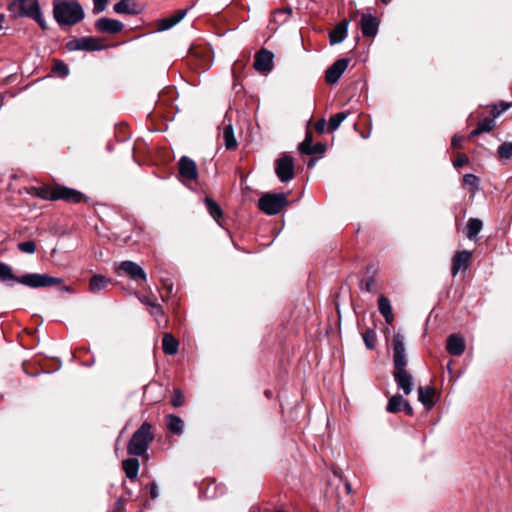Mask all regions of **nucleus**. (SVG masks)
I'll return each instance as SVG.
<instances>
[{
	"instance_id": "nucleus-21",
	"label": "nucleus",
	"mask_w": 512,
	"mask_h": 512,
	"mask_svg": "<svg viewBox=\"0 0 512 512\" xmlns=\"http://www.w3.org/2000/svg\"><path fill=\"white\" fill-rule=\"evenodd\" d=\"M348 21L343 20L339 22L329 33V40L331 45L339 44L344 41L347 36Z\"/></svg>"
},
{
	"instance_id": "nucleus-46",
	"label": "nucleus",
	"mask_w": 512,
	"mask_h": 512,
	"mask_svg": "<svg viewBox=\"0 0 512 512\" xmlns=\"http://www.w3.org/2000/svg\"><path fill=\"white\" fill-rule=\"evenodd\" d=\"M468 161H469V159L465 154H459L453 164L455 167H462L465 164H467Z\"/></svg>"
},
{
	"instance_id": "nucleus-63",
	"label": "nucleus",
	"mask_w": 512,
	"mask_h": 512,
	"mask_svg": "<svg viewBox=\"0 0 512 512\" xmlns=\"http://www.w3.org/2000/svg\"><path fill=\"white\" fill-rule=\"evenodd\" d=\"M346 488L348 489V491H350V490H351V487H350V485H349V484H346Z\"/></svg>"
},
{
	"instance_id": "nucleus-53",
	"label": "nucleus",
	"mask_w": 512,
	"mask_h": 512,
	"mask_svg": "<svg viewBox=\"0 0 512 512\" xmlns=\"http://www.w3.org/2000/svg\"><path fill=\"white\" fill-rule=\"evenodd\" d=\"M210 65H211L210 56H209V52L207 51L205 63L201 64V67L203 68V70H207V69H209Z\"/></svg>"
},
{
	"instance_id": "nucleus-50",
	"label": "nucleus",
	"mask_w": 512,
	"mask_h": 512,
	"mask_svg": "<svg viewBox=\"0 0 512 512\" xmlns=\"http://www.w3.org/2000/svg\"><path fill=\"white\" fill-rule=\"evenodd\" d=\"M325 126H326V121L325 119H320L316 122L315 124V130L318 132V133H323L324 130H325Z\"/></svg>"
},
{
	"instance_id": "nucleus-25",
	"label": "nucleus",
	"mask_w": 512,
	"mask_h": 512,
	"mask_svg": "<svg viewBox=\"0 0 512 512\" xmlns=\"http://www.w3.org/2000/svg\"><path fill=\"white\" fill-rule=\"evenodd\" d=\"M378 309L385 321L388 324H391L394 320V315L392 312L391 302L386 296L380 295L378 298Z\"/></svg>"
},
{
	"instance_id": "nucleus-56",
	"label": "nucleus",
	"mask_w": 512,
	"mask_h": 512,
	"mask_svg": "<svg viewBox=\"0 0 512 512\" xmlns=\"http://www.w3.org/2000/svg\"><path fill=\"white\" fill-rule=\"evenodd\" d=\"M123 509V503H122V500L119 499L117 502H116V505H115V510L117 512H121Z\"/></svg>"
},
{
	"instance_id": "nucleus-54",
	"label": "nucleus",
	"mask_w": 512,
	"mask_h": 512,
	"mask_svg": "<svg viewBox=\"0 0 512 512\" xmlns=\"http://www.w3.org/2000/svg\"><path fill=\"white\" fill-rule=\"evenodd\" d=\"M141 302L145 305H147L149 308L151 307V304H154L155 302L151 301L149 297H143L141 299Z\"/></svg>"
},
{
	"instance_id": "nucleus-22",
	"label": "nucleus",
	"mask_w": 512,
	"mask_h": 512,
	"mask_svg": "<svg viewBox=\"0 0 512 512\" xmlns=\"http://www.w3.org/2000/svg\"><path fill=\"white\" fill-rule=\"evenodd\" d=\"M165 424L168 431L172 434L180 436L184 431L183 420L174 414H169L165 417Z\"/></svg>"
},
{
	"instance_id": "nucleus-2",
	"label": "nucleus",
	"mask_w": 512,
	"mask_h": 512,
	"mask_svg": "<svg viewBox=\"0 0 512 512\" xmlns=\"http://www.w3.org/2000/svg\"><path fill=\"white\" fill-rule=\"evenodd\" d=\"M35 194L44 200H64L69 203H80L85 198L78 190L58 185L35 188Z\"/></svg>"
},
{
	"instance_id": "nucleus-36",
	"label": "nucleus",
	"mask_w": 512,
	"mask_h": 512,
	"mask_svg": "<svg viewBox=\"0 0 512 512\" xmlns=\"http://www.w3.org/2000/svg\"><path fill=\"white\" fill-rule=\"evenodd\" d=\"M495 126V120L493 118H484L478 122V129L481 133L490 132Z\"/></svg>"
},
{
	"instance_id": "nucleus-15",
	"label": "nucleus",
	"mask_w": 512,
	"mask_h": 512,
	"mask_svg": "<svg viewBox=\"0 0 512 512\" xmlns=\"http://www.w3.org/2000/svg\"><path fill=\"white\" fill-rule=\"evenodd\" d=\"M273 53L266 50L261 49L255 55L254 60V68L258 72H269L273 68Z\"/></svg>"
},
{
	"instance_id": "nucleus-37",
	"label": "nucleus",
	"mask_w": 512,
	"mask_h": 512,
	"mask_svg": "<svg viewBox=\"0 0 512 512\" xmlns=\"http://www.w3.org/2000/svg\"><path fill=\"white\" fill-rule=\"evenodd\" d=\"M17 248L22 253L33 254L36 251V244L34 241H24L17 244Z\"/></svg>"
},
{
	"instance_id": "nucleus-44",
	"label": "nucleus",
	"mask_w": 512,
	"mask_h": 512,
	"mask_svg": "<svg viewBox=\"0 0 512 512\" xmlns=\"http://www.w3.org/2000/svg\"><path fill=\"white\" fill-rule=\"evenodd\" d=\"M108 4V0H93V11L94 13H100L103 12Z\"/></svg>"
},
{
	"instance_id": "nucleus-11",
	"label": "nucleus",
	"mask_w": 512,
	"mask_h": 512,
	"mask_svg": "<svg viewBox=\"0 0 512 512\" xmlns=\"http://www.w3.org/2000/svg\"><path fill=\"white\" fill-rule=\"evenodd\" d=\"M190 7H186L184 9L176 11L171 16L159 19L156 21V31L163 32L173 28L180 21L184 19V17L188 14Z\"/></svg>"
},
{
	"instance_id": "nucleus-24",
	"label": "nucleus",
	"mask_w": 512,
	"mask_h": 512,
	"mask_svg": "<svg viewBox=\"0 0 512 512\" xmlns=\"http://www.w3.org/2000/svg\"><path fill=\"white\" fill-rule=\"evenodd\" d=\"M125 475L130 480H136L139 473L140 463L137 458H128L122 462Z\"/></svg>"
},
{
	"instance_id": "nucleus-60",
	"label": "nucleus",
	"mask_w": 512,
	"mask_h": 512,
	"mask_svg": "<svg viewBox=\"0 0 512 512\" xmlns=\"http://www.w3.org/2000/svg\"><path fill=\"white\" fill-rule=\"evenodd\" d=\"M63 290L66 292H71V288L69 286H64Z\"/></svg>"
},
{
	"instance_id": "nucleus-61",
	"label": "nucleus",
	"mask_w": 512,
	"mask_h": 512,
	"mask_svg": "<svg viewBox=\"0 0 512 512\" xmlns=\"http://www.w3.org/2000/svg\"><path fill=\"white\" fill-rule=\"evenodd\" d=\"M447 369L449 372H451V364L450 363L447 364Z\"/></svg>"
},
{
	"instance_id": "nucleus-59",
	"label": "nucleus",
	"mask_w": 512,
	"mask_h": 512,
	"mask_svg": "<svg viewBox=\"0 0 512 512\" xmlns=\"http://www.w3.org/2000/svg\"><path fill=\"white\" fill-rule=\"evenodd\" d=\"M193 177H194V181H196L197 179V170H196V165L194 164V174H193Z\"/></svg>"
},
{
	"instance_id": "nucleus-3",
	"label": "nucleus",
	"mask_w": 512,
	"mask_h": 512,
	"mask_svg": "<svg viewBox=\"0 0 512 512\" xmlns=\"http://www.w3.org/2000/svg\"><path fill=\"white\" fill-rule=\"evenodd\" d=\"M151 428V424H149L148 422H144L133 433L127 445V451L130 455L142 456L147 452L149 444L154 439V436L151 432Z\"/></svg>"
},
{
	"instance_id": "nucleus-23",
	"label": "nucleus",
	"mask_w": 512,
	"mask_h": 512,
	"mask_svg": "<svg viewBox=\"0 0 512 512\" xmlns=\"http://www.w3.org/2000/svg\"><path fill=\"white\" fill-rule=\"evenodd\" d=\"M435 390L430 386L418 388V400L425 406L426 409H431L434 402Z\"/></svg>"
},
{
	"instance_id": "nucleus-4",
	"label": "nucleus",
	"mask_w": 512,
	"mask_h": 512,
	"mask_svg": "<svg viewBox=\"0 0 512 512\" xmlns=\"http://www.w3.org/2000/svg\"><path fill=\"white\" fill-rule=\"evenodd\" d=\"M286 204L284 193H266L258 200L259 209L267 215L278 214Z\"/></svg>"
},
{
	"instance_id": "nucleus-57",
	"label": "nucleus",
	"mask_w": 512,
	"mask_h": 512,
	"mask_svg": "<svg viewBox=\"0 0 512 512\" xmlns=\"http://www.w3.org/2000/svg\"><path fill=\"white\" fill-rule=\"evenodd\" d=\"M4 19H5L4 15L0 14V29H2V27H3Z\"/></svg>"
},
{
	"instance_id": "nucleus-62",
	"label": "nucleus",
	"mask_w": 512,
	"mask_h": 512,
	"mask_svg": "<svg viewBox=\"0 0 512 512\" xmlns=\"http://www.w3.org/2000/svg\"><path fill=\"white\" fill-rule=\"evenodd\" d=\"M384 4H388L391 0H381Z\"/></svg>"
},
{
	"instance_id": "nucleus-45",
	"label": "nucleus",
	"mask_w": 512,
	"mask_h": 512,
	"mask_svg": "<svg viewBox=\"0 0 512 512\" xmlns=\"http://www.w3.org/2000/svg\"><path fill=\"white\" fill-rule=\"evenodd\" d=\"M31 19L35 20L43 30L47 29V24L42 16L41 9Z\"/></svg>"
},
{
	"instance_id": "nucleus-10",
	"label": "nucleus",
	"mask_w": 512,
	"mask_h": 512,
	"mask_svg": "<svg viewBox=\"0 0 512 512\" xmlns=\"http://www.w3.org/2000/svg\"><path fill=\"white\" fill-rule=\"evenodd\" d=\"M177 179L187 188H192V159L182 156L178 162Z\"/></svg>"
},
{
	"instance_id": "nucleus-1",
	"label": "nucleus",
	"mask_w": 512,
	"mask_h": 512,
	"mask_svg": "<svg viewBox=\"0 0 512 512\" xmlns=\"http://www.w3.org/2000/svg\"><path fill=\"white\" fill-rule=\"evenodd\" d=\"M53 16L60 26H73L85 17V12L78 1L54 0Z\"/></svg>"
},
{
	"instance_id": "nucleus-48",
	"label": "nucleus",
	"mask_w": 512,
	"mask_h": 512,
	"mask_svg": "<svg viewBox=\"0 0 512 512\" xmlns=\"http://www.w3.org/2000/svg\"><path fill=\"white\" fill-rule=\"evenodd\" d=\"M464 141V137L461 135H454L451 140V146L453 148H460L462 145V142Z\"/></svg>"
},
{
	"instance_id": "nucleus-27",
	"label": "nucleus",
	"mask_w": 512,
	"mask_h": 512,
	"mask_svg": "<svg viewBox=\"0 0 512 512\" xmlns=\"http://www.w3.org/2000/svg\"><path fill=\"white\" fill-rule=\"evenodd\" d=\"M179 343L170 333H165L162 338V349L167 355H174L178 351Z\"/></svg>"
},
{
	"instance_id": "nucleus-5",
	"label": "nucleus",
	"mask_w": 512,
	"mask_h": 512,
	"mask_svg": "<svg viewBox=\"0 0 512 512\" xmlns=\"http://www.w3.org/2000/svg\"><path fill=\"white\" fill-rule=\"evenodd\" d=\"M62 281L61 278L39 273H27L19 277L20 284L34 289L55 286Z\"/></svg>"
},
{
	"instance_id": "nucleus-8",
	"label": "nucleus",
	"mask_w": 512,
	"mask_h": 512,
	"mask_svg": "<svg viewBox=\"0 0 512 512\" xmlns=\"http://www.w3.org/2000/svg\"><path fill=\"white\" fill-rule=\"evenodd\" d=\"M275 173L281 182H288L294 178V161L289 155L283 154L275 162Z\"/></svg>"
},
{
	"instance_id": "nucleus-35",
	"label": "nucleus",
	"mask_w": 512,
	"mask_h": 512,
	"mask_svg": "<svg viewBox=\"0 0 512 512\" xmlns=\"http://www.w3.org/2000/svg\"><path fill=\"white\" fill-rule=\"evenodd\" d=\"M312 147H313V144H312L311 134L309 132H307L306 138L299 145V150L303 154L312 155L313 154Z\"/></svg>"
},
{
	"instance_id": "nucleus-12",
	"label": "nucleus",
	"mask_w": 512,
	"mask_h": 512,
	"mask_svg": "<svg viewBox=\"0 0 512 512\" xmlns=\"http://www.w3.org/2000/svg\"><path fill=\"white\" fill-rule=\"evenodd\" d=\"M127 274L132 280L141 279L146 281L147 275L140 265L133 261H122L118 266V274Z\"/></svg>"
},
{
	"instance_id": "nucleus-38",
	"label": "nucleus",
	"mask_w": 512,
	"mask_h": 512,
	"mask_svg": "<svg viewBox=\"0 0 512 512\" xmlns=\"http://www.w3.org/2000/svg\"><path fill=\"white\" fill-rule=\"evenodd\" d=\"M149 313L155 318V320L160 324L162 320H164V312L160 304L154 303L151 304L149 308Z\"/></svg>"
},
{
	"instance_id": "nucleus-43",
	"label": "nucleus",
	"mask_w": 512,
	"mask_h": 512,
	"mask_svg": "<svg viewBox=\"0 0 512 512\" xmlns=\"http://www.w3.org/2000/svg\"><path fill=\"white\" fill-rule=\"evenodd\" d=\"M171 403L174 407H180L184 403V395L179 389H174Z\"/></svg>"
},
{
	"instance_id": "nucleus-19",
	"label": "nucleus",
	"mask_w": 512,
	"mask_h": 512,
	"mask_svg": "<svg viewBox=\"0 0 512 512\" xmlns=\"http://www.w3.org/2000/svg\"><path fill=\"white\" fill-rule=\"evenodd\" d=\"M113 9L117 14L137 15L141 12V7L136 0H120Z\"/></svg>"
},
{
	"instance_id": "nucleus-34",
	"label": "nucleus",
	"mask_w": 512,
	"mask_h": 512,
	"mask_svg": "<svg viewBox=\"0 0 512 512\" xmlns=\"http://www.w3.org/2000/svg\"><path fill=\"white\" fill-rule=\"evenodd\" d=\"M362 338H363V341L368 349H370V350L374 349L375 344H376V333L374 330H372V329L366 330L362 334Z\"/></svg>"
},
{
	"instance_id": "nucleus-29",
	"label": "nucleus",
	"mask_w": 512,
	"mask_h": 512,
	"mask_svg": "<svg viewBox=\"0 0 512 512\" xmlns=\"http://www.w3.org/2000/svg\"><path fill=\"white\" fill-rule=\"evenodd\" d=\"M483 223L478 218H470L466 225V235L469 239H474L481 231Z\"/></svg>"
},
{
	"instance_id": "nucleus-33",
	"label": "nucleus",
	"mask_w": 512,
	"mask_h": 512,
	"mask_svg": "<svg viewBox=\"0 0 512 512\" xmlns=\"http://www.w3.org/2000/svg\"><path fill=\"white\" fill-rule=\"evenodd\" d=\"M347 116L348 114L346 112H339L331 116L328 122L327 130L329 132L336 131L341 123L347 118Z\"/></svg>"
},
{
	"instance_id": "nucleus-55",
	"label": "nucleus",
	"mask_w": 512,
	"mask_h": 512,
	"mask_svg": "<svg viewBox=\"0 0 512 512\" xmlns=\"http://www.w3.org/2000/svg\"><path fill=\"white\" fill-rule=\"evenodd\" d=\"M482 134L481 131L476 127L474 130H472L469 134V138L476 137L478 135Z\"/></svg>"
},
{
	"instance_id": "nucleus-20",
	"label": "nucleus",
	"mask_w": 512,
	"mask_h": 512,
	"mask_svg": "<svg viewBox=\"0 0 512 512\" xmlns=\"http://www.w3.org/2000/svg\"><path fill=\"white\" fill-rule=\"evenodd\" d=\"M446 349L453 356H460L465 350L464 339L456 334H452L447 339Z\"/></svg>"
},
{
	"instance_id": "nucleus-42",
	"label": "nucleus",
	"mask_w": 512,
	"mask_h": 512,
	"mask_svg": "<svg viewBox=\"0 0 512 512\" xmlns=\"http://www.w3.org/2000/svg\"><path fill=\"white\" fill-rule=\"evenodd\" d=\"M360 287L362 290L367 292H372L375 289V280L373 277H368L365 279H362L360 282Z\"/></svg>"
},
{
	"instance_id": "nucleus-28",
	"label": "nucleus",
	"mask_w": 512,
	"mask_h": 512,
	"mask_svg": "<svg viewBox=\"0 0 512 512\" xmlns=\"http://www.w3.org/2000/svg\"><path fill=\"white\" fill-rule=\"evenodd\" d=\"M109 283L110 280L104 277L103 275H94L90 279L89 289L91 292L97 293L100 292L101 290H104Z\"/></svg>"
},
{
	"instance_id": "nucleus-31",
	"label": "nucleus",
	"mask_w": 512,
	"mask_h": 512,
	"mask_svg": "<svg viewBox=\"0 0 512 512\" xmlns=\"http://www.w3.org/2000/svg\"><path fill=\"white\" fill-rule=\"evenodd\" d=\"M0 281L4 283L15 282L19 283V277L15 276L11 267L6 263H0Z\"/></svg>"
},
{
	"instance_id": "nucleus-17",
	"label": "nucleus",
	"mask_w": 512,
	"mask_h": 512,
	"mask_svg": "<svg viewBox=\"0 0 512 512\" xmlns=\"http://www.w3.org/2000/svg\"><path fill=\"white\" fill-rule=\"evenodd\" d=\"M95 27L102 33L116 34L123 29L124 25L119 20L102 17L96 21Z\"/></svg>"
},
{
	"instance_id": "nucleus-51",
	"label": "nucleus",
	"mask_w": 512,
	"mask_h": 512,
	"mask_svg": "<svg viewBox=\"0 0 512 512\" xmlns=\"http://www.w3.org/2000/svg\"><path fill=\"white\" fill-rule=\"evenodd\" d=\"M402 408L403 410L405 411V413L409 416H412L413 415V408L412 406L409 404L408 401L404 400V403L402 404Z\"/></svg>"
},
{
	"instance_id": "nucleus-39",
	"label": "nucleus",
	"mask_w": 512,
	"mask_h": 512,
	"mask_svg": "<svg viewBox=\"0 0 512 512\" xmlns=\"http://www.w3.org/2000/svg\"><path fill=\"white\" fill-rule=\"evenodd\" d=\"M498 154L503 159L512 157V142H504L498 148Z\"/></svg>"
},
{
	"instance_id": "nucleus-14",
	"label": "nucleus",
	"mask_w": 512,
	"mask_h": 512,
	"mask_svg": "<svg viewBox=\"0 0 512 512\" xmlns=\"http://www.w3.org/2000/svg\"><path fill=\"white\" fill-rule=\"evenodd\" d=\"M393 378L397 387L402 390L405 395H409L412 392L413 377L407 369L394 370Z\"/></svg>"
},
{
	"instance_id": "nucleus-9",
	"label": "nucleus",
	"mask_w": 512,
	"mask_h": 512,
	"mask_svg": "<svg viewBox=\"0 0 512 512\" xmlns=\"http://www.w3.org/2000/svg\"><path fill=\"white\" fill-rule=\"evenodd\" d=\"M67 48L70 51L85 50V51H97L103 48V45L99 39L94 37H82L71 40L67 43Z\"/></svg>"
},
{
	"instance_id": "nucleus-30",
	"label": "nucleus",
	"mask_w": 512,
	"mask_h": 512,
	"mask_svg": "<svg viewBox=\"0 0 512 512\" xmlns=\"http://www.w3.org/2000/svg\"><path fill=\"white\" fill-rule=\"evenodd\" d=\"M222 136L224 145L227 149L231 150L237 147V141L234 136V130L231 124L224 127Z\"/></svg>"
},
{
	"instance_id": "nucleus-40",
	"label": "nucleus",
	"mask_w": 512,
	"mask_h": 512,
	"mask_svg": "<svg viewBox=\"0 0 512 512\" xmlns=\"http://www.w3.org/2000/svg\"><path fill=\"white\" fill-rule=\"evenodd\" d=\"M465 185L470 186L474 190L479 188V178L474 174H465L463 177Z\"/></svg>"
},
{
	"instance_id": "nucleus-52",
	"label": "nucleus",
	"mask_w": 512,
	"mask_h": 512,
	"mask_svg": "<svg viewBox=\"0 0 512 512\" xmlns=\"http://www.w3.org/2000/svg\"><path fill=\"white\" fill-rule=\"evenodd\" d=\"M313 154L323 153L325 151V146L322 143H317L312 147Z\"/></svg>"
},
{
	"instance_id": "nucleus-32",
	"label": "nucleus",
	"mask_w": 512,
	"mask_h": 512,
	"mask_svg": "<svg viewBox=\"0 0 512 512\" xmlns=\"http://www.w3.org/2000/svg\"><path fill=\"white\" fill-rule=\"evenodd\" d=\"M404 398L400 394H396L392 396L386 406V410L389 413H396L402 409V404L404 403Z\"/></svg>"
},
{
	"instance_id": "nucleus-58",
	"label": "nucleus",
	"mask_w": 512,
	"mask_h": 512,
	"mask_svg": "<svg viewBox=\"0 0 512 512\" xmlns=\"http://www.w3.org/2000/svg\"><path fill=\"white\" fill-rule=\"evenodd\" d=\"M193 55H194V59H195L196 57H198V55H199V52L196 50V47H195V46H194V52H193ZM195 65H196V64L194 63V66H195Z\"/></svg>"
},
{
	"instance_id": "nucleus-6",
	"label": "nucleus",
	"mask_w": 512,
	"mask_h": 512,
	"mask_svg": "<svg viewBox=\"0 0 512 512\" xmlns=\"http://www.w3.org/2000/svg\"><path fill=\"white\" fill-rule=\"evenodd\" d=\"M8 9L14 17L32 18L40 10V5L38 0H13Z\"/></svg>"
},
{
	"instance_id": "nucleus-18",
	"label": "nucleus",
	"mask_w": 512,
	"mask_h": 512,
	"mask_svg": "<svg viewBox=\"0 0 512 512\" xmlns=\"http://www.w3.org/2000/svg\"><path fill=\"white\" fill-rule=\"evenodd\" d=\"M379 23L376 17L370 14H364L360 21L361 31L364 37H375L378 32Z\"/></svg>"
},
{
	"instance_id": "nucleus-41",
	"label": "nucleus",
	"mask_w": 512,
	"mask_h": 512,
	"mask_svg": "<svg viewBox=\"0 0 512 512\" xmlns=\"http://www.w3.org/2000/svg\"><path fill=\"white\" fill-rule=\"evenodd\" d=\"M53 70L56 74H58L61 77H66L69 74L68 66L61 61H58L54 64Z\"/></svg>"
},
{
	"instance_id": "nucleus-26",
	"label": "nucleus",
	"mask_w": 512,
	"mask_h": 512,
	"mask_svg": "<svg viewBox=\"0 0 512 512\" xmlns=\"http://www.w3.org/2000/svg\"><path fill=\"white\" fill-rule=\"evenodd\" d=\"M203 204L205 205V208L206 210L208 211V213L210 214V216L220 225L222 226V223H221V218L223 216V212H222V209L221 207L211 198L209 197H205L204 200H203Z\"/></svg>"
},
{
	"instance_id": "nucleus-64",
	"label": "nucleus",
	"mask_w": 512,
	"mask_h": 512,
	"mask_svg": "<svg viewBox=\"0 0 512 512\" xmlns=\"http://www.w3.org/2000/svg\"><path fill=\"white\" fill-rule=\"evenodd\" d=\"M265 394H266V396H267V397H269L270 392H269V391H266V392H265Z\"/></svg>"
},
{
	"instance_id": "nucleus-49",
	"label": "nucleus",
	"mask_w": 512,
	"mask_h": 512,
	"mask_svg": "<svg viewBox=\"0 0 512 512\" xmlns=\"http://www.w3.org/2000/svg\"><path fill=\"white\" fill-rule=\"evenodd\" d=\"M510 108V104L509 103H502V108L501 110H497L496 107L494 106L493 107V110H492V114L494 116V118L498 117L502 112L506 111L507 109Z\"/></svg>"
},
{
	"instance_id": "nucleus-7",
	"label": "nucleus",
	"mask_w": 512,
	"mask_h": 512,
	"mask_svg": "<svg viewBox=\"0 0 512 512\" xmlns=\"http://www.w3.org/2000/svg\"><path fill=\"white\" fill-rule=\"evenodd\" d=\"M393 349V366L394 370L407 369V356L405 350L404 337L400 332H397L392 339Z\"/></svg>"
},
{
	"instance_id": "nucleus-16",
	"label": "nucleus",
	"mask_w": 512,
	"mask_h": 512,
	"mask_svg": "<svg viewBox=\"0 0 512 512\" xmlns=\"http://www.w3.org/2000/svg\"><path fill=\"white\" fill-rule=\"evenodd\" d=\"M472 253L469 251L457 252L452 258L451 273L456 276L460 270H466L470 266Z\"/></svg>"
},
{
	"instance_id": "nucleus-47",
	"label": "nucleus",
	"mask_w": 512,
	"mask_h": 512,
	"mask_svg": "<svg viewBox=\"0 0 512 512\" xmlns=\"http://www.w3.org/2000/svg\"><path fill=\"white\" fill-rule=\"evenodd\" d=\"M150 497L155 500L159 497V487L155 481L150 485Z\"/></svg>"
},
{
	"instance_id": "nucleus-13",
	"label": "nucleus",
	"mask_w": 512,
	"mask_h": 512,
	"mask_svg": "<svg viewBox=\"0 0 512 512\" xmlns=\"http://www.w3.org/2000/svg\"><path fill=\"white\" fill-rule=\"evenodd\" d=\"M348 67V60L345 58L338 59L335 61L325 72L326 82L329 84H335L338 82L344 71Z\"/></svg>"
}]
</instances>
